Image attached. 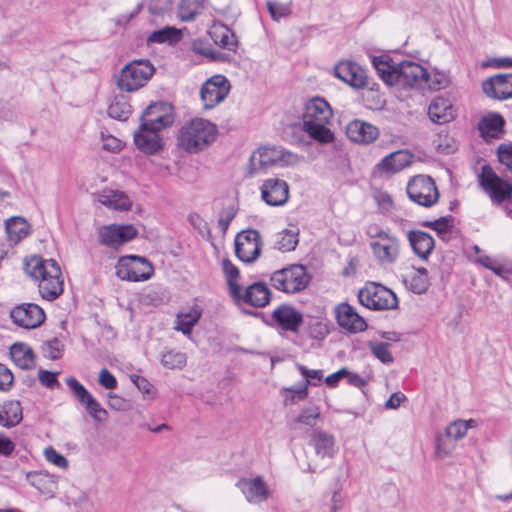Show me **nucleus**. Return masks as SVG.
<instances>
[{
	"mask_svg": "<svg viewBox=\"0 0 512 512\" xmlns=\"http://www.w3.org/2000/svg\"><path fill=\"white\" fill-rule=\"evenodd\" d=\"M271 298V291L268 286L263 282H256L248 286L244 291L242 287L239 288V296L232 297L237 303H246L254 307H265L269 304Z\"/></svg>",
	"mask_w": 512,
	"mask_h": 512,
	"instance_id": "4be33fe9",
	"label": "nucleus"
},
{
	"mask_svg": "<svg viewBox=\"0 0 512 512\" xmlns=\"http://www.w3.org/2000/svg\"><path fill=\"white\" fill-rule=\"evenodd\" d=\"M39 381L42 385L53 388L55 385L58 384L56 373L46 371V370H40L39 371Z\"/></svg>",
	"mask_w": 512,
	"mask_h": 512,
	"instance_id": "774afa93",
	"label": "nucleus"
},
{
	"mask_svg": "<svg viewBox=\"0 0 512 512\" xmlns=\"http://www.w3.org/2000/svg\"><path fill=\"white\" fill-rule=\"evenodd\" d=\"M374 198L382 212H389L393 208V200L388 193L379 191L375 194Z\"/></svg>",
	"mask_w": 512,
	"mask_h": 512,
	"instance_id": "69168bd1",
	"label": "nucleus"
},
{
	"mask_svg": "<svg viewBox=\"0 0 512 512\" xmlns=\"http://www.w3.org/2000/svg\"><path fill=\"white\" fill-rule=\"evenodd\" d=\"M217 133L215 124L202 118H195L179 130L178 145L189 153H196L213 143Z\"/></svg>",
	"mask_w": 512,
	"mask_h": 512,
	"instance_id": "7ed1b4c3",
	"label": "nucleus"
},
{
	"mask_svg": "<svg viewBox=\"0 0 512 512\" xmlns=\"http://www.w3.org/2000/svg\"><path fill=\"white\" fill-rule=\"evenodd\" d=\"M261 246V237L256 230H245L236 236L235 253L245 263H251L259 257Z\"/></svg>",
	"mask_w": 512,
	"mask_h": 512,
	"instance_id": "4468645a",
	"label": "nucleus"
},
{
	"mask_svg": "<svg viewBox=\"0 0 512 512\" xmlns=\"http://www.w3.org/2000/svg\"><path fill=\"white\" fill-rule=\"evenodd\" d=\"M359 302L372 310H393L398 307L396 294L376 283H369L358 293Z\"/></svg>",
	"mask_w": 512,
	"mask_h": 512,
	"instance_id": "6e6552de",
	"label": "nucleus"
},
{
	"mask_svg": "<svg viewBox=\"0 0 512 512\" xmlns=\"http://www.w3.org/2000/svg\"><path fill=\"white\" fill-rule=\"evenodd\" d=\"M286 391L291 395L286 397V402H290L291 404H295L298 401L305 400L308 396V387L307 383H299L289 388H286Z\"/></svg>",
	"mask_w": 512,
	"mask_h": 512,
	"instance_id": "6e6d98bb",
	"label": "nucleus"
},
{
	"mask_svg": "<svg viewBox=\"0 0 512 512\" xmlns=\"http://www.w3.org/2000/svg\"><path fill=\"white\" fill-rule=\"evenodd\" d=\"M202 312V308L196 304L187 309H183L176 315L174 329L182 332L186 336H190L193 327L201 318Z\"/></svg>",
	"mask_w": 512,
	"mask_h": 512,
	"instance_id": "cd10ccee",
	"label": "nucleus"
},
{
	"mask_svg": "<svg viewBox=\"0 0 512 512\" xmlns=\"http://www.w3.org/2000/svg\"><path fill=\"white\" fill-rule=\"evenodd\" d=\"M320 418V411L316 407L304 408L301 410L296 422L306 426L313 427L316 425L317 420Z\"/></svg>",
	"mask_w": 512,
	"mask_h": 512,
	"instance_id": "5fc2aeb1",
	"label": "nucleus"
},
{
	"mask_svg": "<svg viewBox=\"0 0 512 512\" xmlns=\"http://www.w3.org/2000/svg\"><path fill=\"white\" fill-rule=\"evenodd\" d=\"M448 79L445 74L440 72L429 73L426 71L425 82L422 87H427L431 90H440L446 87Z\"/></svg>",
	"mask_w": 512,
	"mask_h": 512,
	"instance_id": "864d4df0",
	"label": "nucleus"
},
{
	"mask_svg": "<svg viewBox=\"0 0 512 512\" xmlns=\"http://www.w3.org/2000/svg\"><path fill=\"white\" fill-rule=\"evenodd\" d=\"M10 317L17 326L24 329H34L44 322L45 313L37 304L23 303L11 310Z\"/></svg>",
	"mask_w": 512,
	"mask_h": 512,
	"instance_id": "dca6fc26",
	"label": "nucleus"
},
{
	"mask_svg": "<svg viewBox=\"0 0 512 512\" xmlns=\"http://www.w3.org/2000/svg\"><path fill=\"white\" fill-rule=\"evenodd\" d=\"M408 240L415 254L422 259H426L434 249V239L426 232L410 231Z\"/></svg>",
	"mask_w": 512,
	"mask_h": 512,
	"instance_id": "7c9ffc66",
	"label": "nucleus"
},
{
	"mask_svg": "<svg viewBox=\"0 0 512 512\" xmlns=\"http://www.w3.org/2000/svg\"><path fill=\"white\" fill-rule=\"evenodd\" d=\"M12 361L22 369H30L34 365V355L32 349L23 343H15L10 348Z\"/></svg>",
	"mask_w": 512,
	"mask_h": 512,
	"instance_id": "c9c22d12",
	"label": "nucleus"
},
{
	"mask_svg": "<svg viewBox=\"0 0 512 512\" xmlns=\"http://www.w3.org/2000/svg\"><path fill=\"white\" fill-rule=\"evenodd\" d=\"M503 126V118L498 114L490 113L482 117L478 124V129L481 136L488 140L498 138L502 133Z\"/></svg>",
	"mask_w": 512,
	"mask_h": 512,
	"instance_id": "2f4dec72",
	"label": "nucleus"
},
{
	"mask_svg": "<svg viewBox=\"0 0 512 512\" xmlns=\"http://www.w3.org/2000/svg\"><path fill=\"white\" fill-rule=\"evenodd\" d=\"M22 420V407L19 401H7L0 407V425L11 428Z\"/></svg>",
	"mask_w": 512,
	"mask_h": 512,
	"instance_id": "473e14b6",
	"label": "nucleus"
},
{
	"mask_svg": "<svg viewBox=\"0 0 512 512\" xmlns=\"http://www.w3.org/2000/svg\"><path fill=\"white\" fill-rule=\"evenodd\" d=\"M101 139L102 148L108 152L117 153L123 148L122 142L112 135H105L104 133H101Z\"/></svg>",
	"mask_w": 512,
	"mask_h": 512,
	"instance_id": "e2e57ef3",
	"label": "nucleus"
},
{
	"mask_svg": "<svg viewBox=\"0 0 512 512\" xmlns=\"http://www.w3.org/2000/svg\"><path fill=\"white\" fill-rule=\"evenodd\" d=\"M483 91L496 99L512 98V73L498 74L483 82Z\"/></svg>",
	"mask_w": 512,
	"mask_h": 512,
	"instance_id": "393cba45",
	"label": "nucleus"
},
{
	"mask_svg": "<svg viewBox=\"0 0 512 512\" xmlns=\"http://www.w3.org/2000/svg\"><path fill=\"white\" fill-rule=\"evenodd\" d=\"M346 135L355 143L370 144L378 138L379 130L368 122L356 119L347 125Z\"/></svg>",
	"mask_w": 512,
	"mask_h": 512,
	"instance_id": "a878e982",
	"label": "nucleus"
},
{
	"mask_svg": "<svg viewBox=\"0 0 512 512\" xmlns=\"http://www.w3.org/2000/svg\"><path fill=\"white\" fill-rule=\"evenodd\" d=\"M270 282L275 289L294 294L308 286L310 276L303 265L293 264L275 271L270 277Z\"/></svg>",
	"mask_w": 512,
	"mask_h": 512,
	"instance_id": "0eeeda50",
	"label": "nucleus"
},
{
	"mask_svg": "<svg viewBox=\"0 0 512 512\" xmlns=\"http://www.w3.org/2000/svg\"><path fill=\"white\" fill-rule=\"evenodd\" d=\"M98 201L109 209L127 211L132 206L130 198L122 191L105 189L97 195Z\"/></svg>",
	"mask_w": 512,
	"mask_h": 512,
	"instance_id": "c85d7f7f",
	"label": "nucleus"
},
{
	"mask_svg": "<svg viewBox=\"0 0 512 512\" xmlns=\"http://www.w3.org/2000/svg\"><path fill=\"white\" fill-rule=\"evenodd\" d=\"M297 369L305 379L302 383H307V386H316L318 383L321 382L323 378L322 370L308 369L307 367L300 364L297 365Z\"/></svg>",
	"mask_w": 512,
	"mask_h": 512,
	"instance_id": "13d9d810",
	"label": "nucleus"
},
{
	"mask_svg": "<svg viewBox=\"0 0 512 512\" xmlns=\"http://www.w3.org/2000/svg\"><path fill=\"white\" fill-rule=\"evenodd\" d=\"M410 164V154L400 150L389 154L381 161V167L387 171H400Z\"/></svg>",
	"mask_w": 512,
	"mask_h": 512,
	"instance_id": "4c0bfd02",
	"label": "nucleus"
},
{
	"mask_svg": "<svg viewBox=\"0 0 512 512\" xmlns=\"http://www.w3.org/2000/svg\"><path fill=\"white\" fill-rule=\"evenodd\" d=\"M99 384L106 389L113 390L117 387V380L114 375L106 368H103L99 373Z\"/></svg>",
	"mask_w": 512,
	"mask_h": 512,
	"instance_id": "0e129e2a",
	"label": "nucleus"
},
{
	"mask_svg": "<svg viewBox=\"0 0 512 512\" xmlns=\"http://www.w3.org/2000/svg\"><path fill=\"white\" fill-rule=\"evenodd\" d=\"M308 333L313 339L323 340L329 334L328 322L325 319L311 318L308 322Z\"/></svg>",
	"mask_w": 512,
	"mask_h": 512,
	"instance_id": "8fccbe9b",
	"label": "nucleus"
},
{
	"mask_svg": "<svg viewBox=\"0 0 512 512\" xmlns=\"http://www.w3.org/2000/svg\"><path fill=\"white\" fill-rule=\"evenodd\" d=\"M231 89L229 80L224 75L208 78L200 89V98L205 109H212L223 102Z\"/></svg>",
	"mask_w": 512,
	"mask_h": 512,
	"instance_id": "f8f14e48",
	"label": "nucleus"
},
{
	"mask_svg": "<svg viewBox=\"0 0 512 512\" xmlns=\"http://www.w3.org/2000/svg\"><path fill=\"white\" fill-rule=\"evenodd\" d=\"M451 217H441L435 221L425 223L426 226L434 229L441 238H445L452 227Z\"/></svg>",
	"mask_w": 512,
	"mask_h": 512,
	"instance_id": "4d7b16f0",
	"label": "nucleus"
},
{
	"mask_svg": "<svg viewBox=\"0 0 512 512\" xmlns=\"http://www.w3.org/2000/svg\"><path fill=\"white\" fill-rule=\"evenodd\" d=\"M154 72V66L148 60H134L121 69L117 86L121 91H137L146 85Z\"/></svg>",
	"mask_w": 512,
	"mask_h": 512,
	"instance_id": "423d86ee",
	"label": "nucleus"
},
{
	"mask_svg": "<svg viewBox=\"0 0 512 512\" xmlns=\"http://www.w3.org/2000/svg\"><path fill=\"white\" fill-rule=\"evenodd\" d=\"M374 68L376 69L379 77L391 86L397 64L393 63L388 56H375L372 59Z\"/></svg>",
	"mask_w": 512,
	"mask_h": 512,
	"instance_id": "58836bf2",
	"label": "nucleus"
},
{
	"mask_svg": "<svg viewBox=\"0 0 512 512\" xmlns=\"http://www.w3.org/2000/svg\"><path fill=\"white\" fill-rule=\"evenodd\" d=\"M45 458L48 462L55 465L58 468L65 469L68 466L67 459L60 453H58L53 447H48L44 450Z\"/></svg>",
	"mask_w": 512,
	"mask_h": 512,
	"instance_id": "052dcab7",
	"label": "nucleus"
},
{
	"mask_svg": "<svg viewBox=\"0 0 512 512\" xmlns=\"http://www.w3.org/2000/svg\"><path fill=\"white\" fill-rule=\"evenodd\" d=\"M456 447V441L447 436V433L439 434L435 439V454L438 458L449 456Z\"/></svg>",
	"mask_w": 512,
	"mask_h": 512,
	"instance_id": "09e8293b",
	"label": "nucleus"
},
{
	"mask_svg": "<svg viewBox=\"0 0 512 512\" xmlns=\"http://www.w3.org/2000/svg\"><path fill=\"white\" fill-rule=\"evenodd\" d=\"M209 34L214 43L221 48L232 50L236 47L237 41L235 35L226 25H213Z\"/></svg>",
	"mask_w": 512,
	"mask_h": 512,
	"instance_id": "f704fd0d",
	"label": "nucleus"
},
{
	"mask_svg": "<svg viewBox=\"0 0 512 512\" xmlns=\"http://www.w3.org/2000/svg\"><path fill=\"white\" fill-rule=\"evenodd\" d=\"M222 270L227 281L230 296L238 297L239 288L241 287L238 283L239 269L229 259H224L222 261Z\"/></svg>",
	"mask_w": 512,
	"mask_h": 512,
	"instance_id": "79ce46f5",
	"label": "nucleus"
},
{
	"mask_svg": "<svg viewBox=\"0 0 512 512\" xmlns=\"http://www.w3.org/2000/svg\"><path fill=\"white\" fill-rule=\"evenodd\" d=\"M203 8L202 0H181L177 7V16L182 21H192Z\"/></svg>",
	"mask_w": 512,
	"mask_h": 512,
	"instance_id": "ea45409f",
	"label": "nucleus"
},
{
	"mask_svg": "<svg viewBox=\"0 0 512 512\" xmlns=\"http://www.w3.org/2000/svg\"><path fill=\"white\" fill-rule=\"evenodd\" d=\"M498 159L501 164L512 170V143H504L498 147Z\"/></svg>",
	"mask_w": 512,
	"mask_h": 512,
	"instance_id": "680f3d73",
	"label": "nucleus"
},
{
	"mask_svg": "<svg viewBox=\"0 0 512 512\" xmlns=\"http://www.w3.org/2000/svg\"><path fill=\"white\" fill-rule=\"evenodd\" d=\"M407 194L413 202L424 207L434 205L439 198L433 179L423 175L416 176L409 181Z\"/></svg>",
	"mask_w": 512,
	"mask_h": 512,
	"instance_id": "9b49d317",
	"label": "nucleus"
},
{
	"mask_svg": "<svg viewBox=\"0 0 512 512\" xmlns=\"http://www.w3.org/2000/svg\"><path fill=\"white\" fill-rule=\"evenodd\" d=\"M159 131L141 123L139 130L134 134V142L139 150L146 154H154L162 148Z\"/></svg>",
	"mask_w": 512,
	"mask_h": 512,
	"instance_id": "bb28decb",
	"label": "nucleus"
},
{
	"mask_svg": "<svg viewBox=\"0 0 512 512\" xmlns=\"http://www.w3.org/2000/svg\"><path fill=\"white\" fill-rule=\"evenodd\" d=\"M405 284L413 293H424L429 287L427 270L425 268L417 269L411 276L405 279Z\"/></svg>",
	"mask_w": 512,
	"mask_h": 512,
	"instance_id": "37998d69",
	"label": "nucleus"
},
{
	"mask_svg": "<svg viewBox=\"0 0 512 512\" xmlns=\"http://www.w3.org/2000/svg\"><path fill=\"white\" fill-rule=\"evenodd\" d=\"M298 241V232L285 229L275 235L274 247L279 251L289 252L296 248Z\"/></svg>",
	"mask_w": 512,
	"mask_h": 512,
	"instance_id": "c03bdc74",
	"label": "nucleus"
},
{
	"mask_svg": "<svg viewBox=\"0 0 512 512\" xmlns=\"http://www.w3.org/2000/svg\"><path fill=\"white\" fill-rule=\"evenodd\" d=\"M335 313L338 325L350 333L362 332L367 328L364 318L348 303L339 304Z\"/></svg>",
	"mask_w": 512,
	"mask_h": 512,
	"instance_id": "5701e85b",
	"label": "nucleus"
},
{
	"mask_svg": "<svg viewBox=\"0 0 512 512\" xmlns=\"http://www.w3.org/2000/svg\"><path fill=\"white\" fill-rule=\"evenodd\" d=\"M174 121L173 107L166 102H157L151 104L143 112L141 123L157 130H162Z\"/></svg>",
	"mask_w": 512,
	"mask_h": 512,
	"instance_id": "6ab92c4d",
	"label": "nucleus"
},
{
	"mask_svg": "<svg viewBox=\"0 0 512 512\" xmlns=\"http://www.w3.org/2000/svg\"><path fill=\"white\" fill-rule=\"evenodd\" d=\"M475 426V421L470 420H456L448 425L444 432L447 433L448 437L453 438L456 442L464 438L469 428Z\"/></svg>",
	"mask_w": 512,
	"mask_h": 512,
	"instance_id": "49530a36",
	"label": "nucleus"
},
{
	"mask_svg": "<svg viewBox=\"0 0 512 512\" xmlns=\"http://www.w3.org/2000/svg\"><path fill=\"white\" fill-rule=\"evenodd\" d=\"M131 114V106L123 96L115 97L108 107V115L117 120H127Z\"/></svg>",
	"mask_w": 512,
	"mask_h": 512,
	"instance_id": "a18cd8bd",
	"label": "nucleus"
},
{
	"mask_svg": "<svg viewBox=\"0 0 512 512\" xmlns=\"http://www.w3.org/2000/svg\"><path fill=\"white\" fill-rule=\"evenodd\" d=\"M370 243L372 254L375 260L381 266H390L394 264L400 254L399 239L382 229L374 228L370 230Z\"/></svg>",
	"mask_w": 512,
	"mask_h": 512,
	"instance_id": "39448f33",
	"label": "nucleus"
},
{
	"mask_svg": "<svg viewBox=\"0 0 512 512\" xmlns=\"http://www.w3.org/2000/svg\"><path fill=\"white\" fill-rule=\"evenodd\" d=\"M272 319L280 330L294 334L299 332L304 321L302 313L288 304L275 308L272 312Z\"/></svg>",
	"mask_w": 512,
	"mask_h": 512,
	"instance_id": "412c9836",
	"label": "nucleus"
},
{
	"mask_svg": "<svg viewBox=\"0 0 512 512\" xmlns=\"http://www.w3.org/2000/svg\"><path fill=\"white\" fill-rule=\"evenodd\" d=\"M236 486L240 489L245 499L252 504H260L267 501L272 492L262 476L245 477L238 480Z\"/></svg>",
	"mask_w": 512,
	"mask_h": 512,
	"instance_id": "a211bd4d",
	"label": "nucleus"
},
{
	"mask_svg": "<svg viewBox=\"0 0 512 512\" xmlns=\"http://www.w3.org/2000/svg\"><path fill=\"white\" fill-rule=\"evenodd\" d=\"M337 78L353 88H363L367 84L365 71L352 61H341L334 68Z\"/></svg>",
	"mask_w": 512,
	"mask_h": 512,
	"instance_id": "b1692460",
	"label": "nucleus"
},
{
	"mask_svg": "<svg viewBox=\"0 0 512 512\" xmlns=\"http://www.w3.org/2000/svg\"><path fill=\"white\" fill-rule=\"evenodd\" d=\"M480 184L491 202L501 207L512 198V182L499 177L490 167L483 166Z\"/></svg>",
	"mask_w": 512,
	"mask_h": 512,
	"instance_id": "9d476101",
	"label": "nucleus"
},
{
	"mask_svg": "<svg viewBox=\"0 0 512 512\" xmlns=\"http://www.w3.org/2000/svg\"><path fill=\"white\" fill-rule=\"evenodd\" d=\"M301 161V157L282 146L264 145L256 149L249 158L251 174L265 171L272 167H294Z\"/></svg>",
	"mask_w": 512,
	"mask_h": 512,
	"instance_id": "20e7f679",
	"label": "nucleus"
},
{
	"mask_svg": "<svg viewBox=\"0 0 512 512\" xmlns=\"http://www.w3.org/2000/svg\"><path fill=\"white\" fill-rule=\"evenodd\" d=\"M160 362L167 369H183L187 364V356L181 351L165 349L160 354Z\"/></svg>",
	"mask_w": 512,
	"mask_h": 512,
	"instance_id": "a19ab883",
	"label": "nucleus"
},
{
	"mask_svg": "<svg viewBox=\"0 0 512 512\" xmlns=\"http://www.w3.org/2000/svg\"><path fill=\"white\" fill-rule=\"evenodd\" d=\"M137 230L132 225L110 224L98 230L99 242L105 246L116 248L132 240Z\"/></svg>",
	"mask_w": 512,
	"mask_h": 512,
	"instance_id": "aec40b11",
	"label": "nucleus"
},
{
	"mask_svg": "<svg viewBox=\"0 0 512 512\" xmlns=\"http://www.w3.org/2000/svg\"><path fill=\"white\" fill-rule=\"evenodd\" d=\"M312 444L316 455L321 458H332L335 454L334 437L324 431H317L312 436Z\"/></svg>",
	"mask_w": 512,
	"mask_h": 512,
	"instance_id": "72a5a7b5",
	"label": "nucleus"
},
{
	"mask_svg": "<svg viewBox=\"0 0 512 512\" xmlns=\"http://www.w3.org/2000/svg\"><path fill=\"white\" fill-rule=\"evenodd\" d=\"M14 377L12 372L0 363V390H7L11 387Z\"/></svg>",
	"mask_w": 512,
	"mask_h": 512,
	"instance_id": "338daca9",
	"label": "nucleus"
},
{
	"mask_svg": "<svg viewBox=\"0 0 512 512\" xmlns=\"http://www.w3.org/2000/svg\"><path fill=\"white\" fill-rule=\"evenodd\" d=\"M426 69L413 61H402L397 64L391 86L422 87L425 82Z\"/></svg>",
	"mask_w": 512,
	"mask_h": 512,
	"instance_id": "ddd939ff",
	"label": "nucleus"
},
{
	"mask_svg": "<svg viewBox=\"0 0 512 512\" xmlns=\"http://www.w3.org/2000/svg\"><path fill=\"white\" fill-rule=\"evenodd\" d=\"M428 115L432 122L444 124L454 117V109L451 102L443 97H437L428 108Z\"/></svg>",
	"mask_w": 512,
	"mask_h": 512,
	"instance_id": "c756f323",
	"label": "nucleus"
},
{
	"mask_svg": "<svg viewBox=\"0 0 512 512\" xmlns=\"http://www.w3.org/2000/svg\"><path fill=\"white\" fill-rule=\"evenodd\" d=\"M29 223L21 217H13L6 221V232L13 243H18L29 233Z\"/></svg>",
	"mask_w": 512,
	"mask_h": 512,
	"instance_id": "e433bc0d",
	"label": "nucleus"
},
{
	"mask_svg": "<svg viewBox=\"0 0 512 512\" xmlns=\"http://www.w3.org/2000/svg\"><path fill=\"white\" fill-rule=\"evenodd\" d=\"M267 9L274 21H280L291 14V5L277 1H267Z\"/></svg>",
	"mask_w": 512,
	"mask_h": 512,
	"instance_id": "603ef678",
	"label": "nucleus"
},
{
	"mask_svg": "<svg viewBox=\"0 0 512 512\" xmlns=\"http://www.w3.org/2000/svg\"><path fill=\"white\" fill-rule=\"evenodd\" d=\"M372 354L382 363L389 364L393 362L390 352V344L386 342H371L369 344Z\"/></svg>",
	"mask_w": 512,
	"mask_h": 512,
	"instance_id": "3c124183",
	"label": "nucleus"
},
{
	"mask_svg": "<svg viewBox=\"0 0 512 512\" xmlns=\"http://www.w3.org/2000/svg\"><path fill=\"white\" fill-rule=\"evenodd\" d=\"M181 37L180 31L173 27H165L163 29L152 32L148 37L150 43H164L178 41Z\"/></svg>",
	"mask_w": 512,
	"mask_h": 512,
	"instance_id": "de8ad7c7",
	"label": "nucleus"
},
{
	"mask_svg": "<svg viewBox=\"0 0 512 512\" xmlns=\"http://www.w3.org/2000/svg\"><path fill=\"white\" fill-rule=\"evenodd\" d=\"M259 189L261 199L269 206H282L289 199V185L283 179L277 177L264 179Z\"/></svg>",
	"mask_w": 512,
	"mask_h": 512,
	"instance_id": "f3484780",
	"label": "nucleus"
},
{
	"mask_svg": "<svg viewBox=\"0 0 512 512\" xmlns=\"http://www.w3.org/2000/svg\"><path fill=\"white\" fill-rule=\"evenodd\" d=\"M116 275L126 281L140 282L150 279L154 273L153 265L145 257L137 255L122 256L116 264Z\"/></svg>",
	"mask_w": 512,
	"mask_h": 512,
	"instance_id": "1a4fd4ad",
	"label": "nucleus"
},
{
	"mask_svg": "<svg viewBox=\"0 0 512 512\" xmlns=\"http://www.w3.org/2000/svg\"><path fill=\"white\" fill-rule=\"evenodd\" d=\"M67 386L73 392L76 399L85 407L87 413L97 422H104L107 412L93 395L74 377L66 380Z\"/></svg>",
	"mask_w": 512,
	"mask_h": 512,
	"instance_id": "2eb2a0df",
	"label": "nucleus"
},
{
	"mask_svg": "<svg viewBox=\"0 0 512 512\" xmlns=\"http://www.w3.org/2000/svg\"><path fill=\"white\" fill-rule=\"evenodd\" d=\"M172 6V0H150L148 4L149 13L152 16H163L169 12Z\"/></svg>",
	"mask_w": 512,
	"mask_h": 512,
	"instance_id": "bf43d9fd",
	"label": "nucleus"
},
{
	"mask_svg": "<svg viewBox=\"0 0 512 512\" xmlns=\"http://www.w3.org/2000/svg\"><path fill=\"white\" fill-rule=\"evenodd\" d=\"M27 275L38 282L39 293L43 299L53 301L64 290V281L58 263L53 259L31 256L24 261Z\"/></svg>",
	"mask_w": 512,
	"mask_h": 512,
	"instance_id": "f03ea898",
	"label": "nucleus"
},
{
	"mask_svg": "<svg viewBox=\"0 0 512 512\" xmlns=\"http://www.w3.org/2000/svg\"><path fill=\"white\" fill-rule=\"evenodd\" d=\"M333 121V109L328 101L319 96L310 98L304 106L302 130L314 141L329 144L334 141L330 126Z\"/></svg>",
	"mask_w": 512,
	"mask_h": 512,
	"instance_id": "f257e3e1",
	"label": "nucleus"
}]
</instances>
